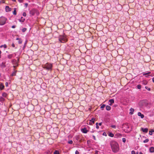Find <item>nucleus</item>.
<instances>
[{"label":"nucleus","mask_w":154,"mask_h":154,"mask_svg":"<svg viewBox=\"0 0 154 154\" xmlns=\"http://www.w3.org/2000/svg\"><path fill=\"white\" fill-rule=\"evenodd\" d=\"M111 149L114 152H117L119 150V146L118 143L115 141L112 142L111 144Z\"/></svg>","instance_id":"nucleus-1"},{"label":"nucleus","mask_w":154,"mask_h":154,"mask_svg":"<svg viewBox=\"0 0 154 154\" xmlns=\"http://www.w3.org/2000/svg\"><path fill=\"white\" fill-rule=\"evenodd\" d=\"M52 64L49 63H47L44 65V68L46 69L51 71L52 70Z\"/></svg>","instance_id":"nucleus-2"},{"label":"nucleus","mask_w":154,"mask_h":154,"mask_svg":"<svg viewBox=\"0 0 154 154\" xmlns=\"http://www.w3.org/2000/svg\"><path fill=\"white\" fill-rule=\"evenodd\" d=\"M60 42L62 43L66 42L67 41V39L66 36L64 35H60L59 37Z\"/></svg>","instance_id":"nucleus-3"},{"label":"nucleus","mask_w":154,"mask_h":154,"mask_svg":"<svg viewBox=\"0 0 154 154\" xmlns=\"http://www.w3.org/2000/svg\"><path fill=\"white\" fill-rule=\"evenodd\" d=\"M7 20L6 18L4 17H0V25H4Z\"/></svg>","instance_id":"nucleus-4"},{"label":"nucleus","mask_w":154,"mask_h":154,"mask_svg":"<svg viewBox=\"0 0 154 154\" xmlns=\"http://www.w3.org/2000/svg\"><path fill=\"white\" fill-rule=\"evenodd\" d=\"M81 131L84 134L87 133L88 131L87 129V128L85 127L82 128Z\"/></svg>","instance_id":"nucleus-5"},{"label":"nucleus","mask_w":154,"mask_h":154,"mask_svg":"<svg viewBox=\"0 0 154 154\" xmlns=\"http://www.w3.org/2000/svg\"><path fill=\"white\" fill-rule=\"evenodd\" d=\"M35 13V10L34 9H32L29 11V13L31 16H33L34 15Z\"/></svg>","instance_id":"nucleus-6"},{"label":"nucleus","mask_w":154,"mask_h":154,"mask_svg":"<svg viewBox=\"0 0 154 154\" xmlns=\"http://www.w3.org/2000/svg\"><path fill=\"white\" fill-rule=\"evenodd\" d=\"M5 9L6 11L7 12H9L11 11V8H9V7L8 6L5 7Z\"/></svg>","instance_id":"nucleus-7"},{"label":"nucleus","mask_w":154,"mask_h":154,"mask_svg":"<svg viewBox=\"0 0 154 154\" xmlns=\"http://www.w3.org/2000/svg\"><path fill=\"white\" fill-rule=\"evenodd\" d=\"M109 104L110 105H112V104L114 103V101L113 99H110L109 101Z\"/></svg>","instance_id":"nucleus-8"},{"label":"nucleus","mask_w":154,"mask_h":154,"mask_svg":"<svg viewBox=\"0 0 154 154\" xmlns=\"http://www.w3.org/2000/svg\"><path fill=\"white\" fill-rule=\"evenodd\" d=\"M95 120V119L94 118H92L90 121L89 124L90 125H92L94 123Z\"/></svg>","instance_id":"nucleus-9"},{"label":"nucleus","mask_w":154,"mask_h":154,"mask_svg":"<svg viewBox=\"0 0 154 154\" xmlns=\"http://www.w3.org/2000/svg\"><path fill=\"white\" fill-rule=\"evenodd\" d=\"M141 129L142 131H143V132L147 133L148 131V129L146 128H141Z\"/></svg>","instance_id":"nucleus-10"},{"label":"nucleus","mask_w":154,"mask_h":154,"mask_svg":"<svg viewBox=\"0 0 154 154\" xmlns=\"http://www.w3.org/2000/svg\"><path fill=\"white\" fill-rule=\"evenodd\" d=\"M130 112H129V114H130L132 115L133 114L134 112V109L132 108H131L130 109Z\"/></svg>","instance_id":"nucleus-11"},{"label":"nucleus","mask_w":154,"mask_h":154,"mask_svg":"<svg viewBox=\"0 0 154 154\" xmlns=\"http://www.w3.org/2000/svg\"><path fill=\"white\" fill-rule=\"evenodd\" d=\"M138 115L140 116L141 118H143L144 117V116L143 114H142L140 112H138Z\"/></svg>","instance_id":"nucleus-12"},{"label":"nucleus","mask_w":154,"mask_h":154,"mask_svg":"<svg viewBox=\"0 0 154 154\" xmlns=\"http://www.w3.org/2000/svg\"><path fill=\"white\" fill-rule=\"evenodd\" d=\"M149 151L151 152H154V147H151L149 148Z\"/></svg>","instance_id":"nucleus-13"},{"label":"nucleus","mask_w":154,"mask_h":154,"mask_svg":"<svg viewBox=\"0 0 154 154\" xmlns=\"http://www.w3.org/2000/svg\"><path fill=\"white\" fill-rule=\"evenodd\" d=\"M4 86L3 84L2 83L0 84V89L2 90L4 89Z\"/></svg>","instance_id":"nucleus-14"},{"label":"nucleus","mask_w":154,"mask_h":154,"mask_svg":"<svg viewBox=\"0 0 154 154\" xmlns=\"http://www.w3.org/2000/svg\"><path fill=\"white\" fill-rule=\"evenodd\" d=\"M19 21L21 22H23L25 20V19L23 18L22 17H21V18L18 20Z\"/></svg>","instance_id":"nucleus-15"},{"label":"nucleus","mask_w":154,"mask_h":154,"mask_svg":"<svg viewBox=\"0 0 154 154\" xmlns=\"http://www.w3.org/2000/svg\"><path fill=\"white\" fill-rule=\"evenodd\" d=\"M74 138H75V140H80L79 139V135H77L75 136Z\"/></svg>","instance_id":"nucleus-16"},{"label":"nucleus","mask_w":154,"mask_h":154,"mask_svg":"<svg viewBox=\"0 0 154 154\" xmlns=\"http://www.w3.org/2000/svg\"><path fill=\"white\" fill-rule=\"evenodd\" d=\"M17 72V70L15 71L14 72H13L11 74L12 76H15L16 75V72Z\"/></svg>","instance_id":"nucleus-17"},{"label":"nucleus","mask_w":154,"mask_h":154,"mask_svg":"<svg viewBox=\"0 0 154 154\" xmlns=\"http://www.w3.org/2000/svg\"><path fill=\"white\" fill-rule=\"evenodd\" d=\"M106 109L107 110H109L111 109V107L109 106H106Z\"/></svg>","instance_id":"nucleus-18"},{"label":"nucleus","mask_w":154,"mask_h":154,"mask_svg":"<svg viewBox=\"0 0 154 154\" xmlns=\"http://www.w3.org/2000/svg\"><path fill=\"white\" fill-rule=\"evenodd\" d=\"M16 8H14V11L13 12V14L14 15H16L17 14V13H16Z\"/></svg>","instance_id":"nucleus-19"},{"label":"nucleus","mask_w":154,"mask_h":154,"mask_svg":"<svg viewBox=\"0 0 154 154\" xmlns=\"http://www.w3.org/2000/svg\"><path fill=\"white\" fill-rule=\"evenodd\" d=\"M2 96L4 97H6L7 96V94L5 93H3L2 94Z\"/></svg>","instance_id":"nucleus-20"},{"label":"nucleus","mask_w":154,"mask_h":154,"mask_svg":"<svg viewBox=\"0 0 154 154\" xmlns=\"http://www.w3.org/2000/svg\"><path fill=\"white\" fill-rule=\"evenodd\" d=\"M13 57V54H9L8 55V57L9 59H11Z\"/></svg>","instance_id":"nucleus-21"},{"label":"nucleus","mask_w":154,"mask_h":154,"mask_svg":"<svg viewBox=\"0 0 154 154\" xmlns=\"http://www.w3.org/2000/svg\"><path fill=\"white\" fill-rule=\"evenodd\" d=\"M154 132V130L152 129L151 131H149V134L150 135H152V133Z\"/></svg>","instance_id":"nucleus-22"},{"label":"nucleus","mask_w":154,"mask_h":154,"mask_svg":"<svg viewBox=\"0 0 154 154\" xmlns=\"http://www.w3.org/2000/svg\"><path fill=\"white\" fill-rule=\"evenodd\" d=\"M3 47L4 48H6L7 47V46L5 44V45H1L0 47V48H2Z\"/></svg>","instance_id":"nucleus-23"},{"label":"nucleus","mask_w":154,"mask_h":154,"mask_svg":"<svg viewBox=\"0 0 154 154\" xmlns=\"http://www.w3.org/2000/svg\"><path fill=\"white\" fill-rule=\"evenodd\" d=\"M54 154H59V152L58 150H55L54 153Z\"/></svg>","instance_id":"nucleus-24"},{"label":"nucleus","mask_w":154,"mask_h":154,"mask_svg":"<svg viewBox=\"0 0 154 154\" xmlns=\"http://www.w3.org/2000/svg\"><path fill=\"white\" fill-rule=\"evenodd\" d=\"M137 88L138 89H140L141 88V85H138L137 86Z\"/></svg>","instance_id":"nucleus-25"},{"label":"nucleus","mask_w":154,"mask_h":154,"mask_svg":"<svg viewBox=\"0 0 154 154\" xmlns=\"http://www.w3.org/2000/svg\"><path fill=\"white\" fill-rule=\"evenodd\" d=\"M149 141V139H146L145 140L143 141V142L144 143H146L148 142Z\"/></svg>","instance_id":"nucleus-26"},{"label":"nucleus","mask_w":154,"mask_h":154,"mask_svg":"<svg viewBox=\"0 0 154 154\" xmlns=\"http://www.w3.org/2000/svg\"><path fill=\"white\" fill-rule=\"evenodd\" d=\"M150 73V72H147V73H143V75H147L149 74Z\"/></svg>","instance_id":"nucleus-27"},{"label":"nucleus","mask_w":154,"mask_h":154,"mask_svg":"<svg viewBox=\"0 0 154 154\" xmlns=\"http://www.w3.org/2000/svg\"><path fill=\"white\" fill-rule=\"evenodd\" d=\"M96 128L97 129H98L99 128V126H98V123H96Z\"/></svg>","instance_id":"nucleus-28"},{"label":"nucleus","mask_w":154,"mask_h":154,"mask_svg":"<svg viewBox=\"0 0 154 154\" xmlns=\"http://www.w3.org/2000/svg\"><path fill=\"white\" fill-rule=\"evenodd\" d=\"M72 143H73V141L72 140H69L68 142V143L69 144H72Z\"/></svg>","instance_id":"nucleus-29"},{"label":"nucleus","mask_w":154,"mask_h":154,"mask_svg":"<svg viewBox=\"0 0 154 154\" xmlns=\"http://www.w3.org/2000/svg\"><path fill=\"white\" fill-rule=\"evenodd\" d=\"M109 136H110V137H113L114 134L112 133H110L109 134Z\"/></svg>","instance_id":"nucleus-30"},{"label":"nucleus","mask_w":154,"mask_h":154,"mask_svg":"<svg viewBox=\"0 0 154 154\" xmlns=\"http://www.w3.org/2000/svg\"><path fill=\"white\" fill-rule=\"evenodd\" d=\"M18 42L19 44H21L22 43V41L21 39H20L19 40Z\"/></svg>","instance_id":"nucleus-31"},{"label":"nucleus","mask_w":154,"mask_h":154,"mask_svg":"<svg viewBox=\"0 0 154 154\" xmlns=\"http://www.w3.org/2000/svg\"><path fill=\"white\" fill-rule=\"evenodd\" d=\"M105 105L104 104H103L101 106V109H103L105 107Z\"/></svg>","instance_id":"nucleus-32"},{"label":"nucleus","mask_w":154,"mask_h":154,"mask_svg":"<svg viewBox=\"0 0 154 154\" xmlns=\"http://www.w3.org/2000/svg\"><path fill=\"white\" fill-rule=\"evenodd\" d=\"M145 88L148 90L149 91L150 90V89L149 88H148V87L147 86L145 87Z\"/></svg>","instance_id":"nucleus-33"},{"label":"nucleus","mask_w":154,"mask_h":154,"mask_svg":"<svg viewBox=\"0 0 154 154\" xmlns=\"http://www.w3.org/2000/svg\"><path fill=\"white\" fill-rule=\"evenodd\" d=\"M5 99H4L2 97H1L0 98V100L1 101H4V100Z\"/></svg>","instance_id":"nucleus-34"},{"label":"nucleus","mask_w":154,"mask_h":154,"mask_svg":"<svg viewBox=\"0 0 154 154\" xmlns=\"http://www.w3.org/2000/svg\"><path fill=\"white\" fill-rule=\"evenodd\" d=\"M122 141L124 142V143H125L126 141V139L125 138H122Z\"/></svg>","instance_id":"nucleus-35"},{"label":"nucleus","mask_w":154,"mask_h":154,"mask_svg":"<svg viewBox=\"0 0 154 154\" xmlns=\"http://www.w3.org/2000/svg\"><path fill=\"white\" fill-rule=\"evenodd\" d=\"M23 16L26 17V12H24L23 13Z\"/></svg>","instance_id":"nucleus-36"},{"label":"nucleus","mask_w":154,"mask_h":154,"mask_svg":"<svg viewBox=\"0 0 154 154\" xmlns=\"http://www.w3.org/2000/svg\"><path fill=\"white\" fill-rule=\"evenodd\" d=\"M111 127L113 128H116V126L115 125H112Z\"/></svg>","instance_id":"nucleus-37"},{"label":"nucleus","mask_w":154,"mask_h":154,"mask_svg":"<svg viewBox=\"0 0 154 154\" xmlns=\"http://www.w3.org/2000/svg\"><path fill=\"white\" fill-rule=\"evenodd\" d=\"M131 154H136L135 152L133 150L131 151Z\"/></svg>","instance_id":"nucleus-38"},{"label":"nucleus","mask_w":154,"mask_h":154,"mask_svg":"<svg viewBox=\"0 0 154 154\" xmlns=\"http://www.w3.org/2000/svg\"><path fill=\"white\" fill-rule=\"evenodd\" d=\"M75 154H79V152L77 150H76L75 152Z\"/></svg>","instance_id":"nucleus-39"},{"label":"nucleus","mask_w":154,"mask_h":154,"mask_svg":"<svg viewBox=\"0 0 154 154\" xmlns=\"http://www.w3.org/2000/svg\"><path fill=\"white\" fill-rule=\"evenodd\" d=\"M26 30V29L25 28H24L22 29V31L23 32L25 31Z\"/></svg>","instance_id":"nucleus-40"},{"label":"nucleus","mask_w":154,"mask_h":154,"mask_svg":"<svg viewBox=\"0 0 154 154\" xmlns=\"http://www.w3.org/2000/svg\"><path fill=\"white\" fill-rule=\"evenodd\" d=\"M92 137H93V139H94V140H96V138L95 137L94 135H93Z\"/></svg>","instance_id":"nucleus-41"},{"label":"nucleus","mask_w":154,"mask_h":154,"mask_svg":"<svg viewBox=\"0 0 154 154\" xmlns=\"http://www.w3.org/2000/svg\"><path fill=\"white\" fill-rule=\"evenodd\" d=\"M28 4L27 3H26L25 4V6L26 7H27L28 6Z\"/></svg>","instance_id":"nucleus-42"},{"label":"nucleus","mask_w":154,"mask_h":154,"mask_svg":"<svg viewBox=\"0 0 154 154\" xmlns=\"http://www.w3.org/2000/svg\"><path fill=\"white\" fill-rule=\"evenodd\" d=\"M11 46L13 48H14L15 47V45L13 43L12 44Z\"/></svg>","instance_id":"nucleus-43"},{"label":"nucleus","mask_w":154,"mask_h":154,"mask_svg":"<svg viewBox=\"0 0 154 154\" xmlns=\"http://www.w3.org/2000/svg\"><path fill=\"white\" fill-rule=\"evenodd\" d=\"M103 135L104 136H106V133L105 132L103 133Z\"/></svg>","instance_id":"nucleus-44"},{"label":"nucleus","mask_w":154,"mask_h":154,"mask_svg":"<svg viewBox=\"0 0 154 154\" xmlns=\"http://www.w3.org/2000/svg\"><path fill=\"white\" fill-rule=\"evenodd\" d=\"M18 1L20 2L21 3L23 2V0H18Z\"/></svg>","instance_id":"nucleus-45"},{"label":"nucleus","mask_w":154,"mask_h":154,"mask_svg":"<svg viewBox=\"0 0 154 154\" xmlns=\"http://www.w3.org/2000/svg\"><path fill=\"white\" fill-rule=\"evenodd\" d=\"M5 85H6V87H7L8 86V83L7 82H6V83H5Z\"/></svg>","instance_id":"nucleus-46"},{"label":"nucleus","mask_w":154,"mask_h":154,"mask_svg":"<svg viewBox=\"0 0 154 154\" xmlns=\"http://www.w3.org/2000/svg\"><path fill=\"white\" fill-rule=\"evenodd\" d=\"M15 27H16V26H14H14H12V28H15Z\"/></svg>","instance_id":"nucleus-47"},{"label":"nucleus","mask_w":154,"mask_h":154,"mask_svg":"<svg viewBox=\"0 0 154 154\" xmlns=\"http://www.w3.org/2000/svg\"><path fill=\"white\" fill-rule=\"evenodd\" d=\"M102 122H100V123H99L98 124L99 125L101 126L102 125Z\"/></svg>","instance_id":"nucleus-48"},{"label":"nucleus","mask_w":154,"mask_h":154,"mask_svg":"<svg viewBox=\"0 0 154 154\" xmlns=\"http://www.w3.org/2000/svg\"><path fill=\"white\" fill-rule=\"evenodd\" d=\"M152 81L154 83V77L152 78Z\"/></svg>","instance_id":"nucleus-49"},{"label":"nucleus","mask_w":154,"mask_h":154,"mask_svg":"<svg viewBox=\"0 0 154 154\" xmlns=\"http://www.w3.org/2000/svg\"><path fill=\"white\" fill-rule=\"evenodd\" d=\"M2 53L1 51L0 50V58H1V54Z\"/></svg>","instance_id":"nucleus-50"},{"label":"nucleus","mask_w":154,"mask_h":154,"mask_svg":"<svg viewBox=\"0 0 154 154\" xmlns=\"http://www.w3.org/2000/svg\"><path fill=\"white\" fill-rule=\"evenodd\" d=\"M20 39V38H17L16 39V40H19Z\"/></svg>","instance_id":"nucleus-51"},{"label":"nucleus","mask_w":154,"mask_h":154,"mask_svg":"<svg viewBox=\"0 0 154 154\" xmlns=\"http://www.w3.org/2000/svg\"><path fill=\"white\" fill-rule=\"evenodd\" d=\"M80 90H81V91H83V89L82 88H80Z\"/></svg>","instance_id":"nucleus-52"},{"label":"nucleus","mask_w":154,"mask_h":154,"mask_svg":"<svg viewBox=\"0 0 154 154\" xmlns=\"http://www.w3.org/2000/svg\"><path fill=\"white\" fill-rule=\"evenodd\" d=\"M139 153L140 154H143V153L141 152H140Z\"/></svg>","instance_id":"nucleus-53"},{"label":"nucleus","mask_w":154,"mask_h":154,"mask_svg":"<svg viewBox=\"0 0 154 154\" xmlns=\"http://www.w3.org/2000/svg\"><path fill=\"white\" fill-rule=\"evenodd\" d=\"M98 152V151H96V153H97Z\"/></svg>","instance_id":"nucleus-54"},{"label":"nucleus","mask_w":154,"mask_h":154,"mask_svg":"<svg viewBox=\"0 0 154 154\" xmlns=\"http://www.w3.org/2000/svg\"><path fill=\"white\" fill-rule=\"evenodd\" d=\"M13 1H15L16 0H12Z\"/></svg>","instance_id":"nucleus-55"},{"label":"nucleus","mask_w":154,"mask_h":154,"mask_svg":"<svg viewBox=\"0 0 154 154\" xmlns=\"http://www.w3.org/2000/svg\"><path fill=\"white\" fill-rule=\"evenodd\" d=\"M137 154H138V152H137Z\"/></svg>","instance_id":"nucleus-56"},{"label":"nucleus","mask_w":154,"mask_h":154,"mask_svg":"<svg viewBox=\"0 0 154 154\" xmlns=\"http://www.w3.org/2000/svg\"><path fill=\"white\" fill-rule=\"evenodd\" d=\"M26 42H25V44H26Z\"/></svg>","instance_id":"nucleus-57"}]
</instances>
